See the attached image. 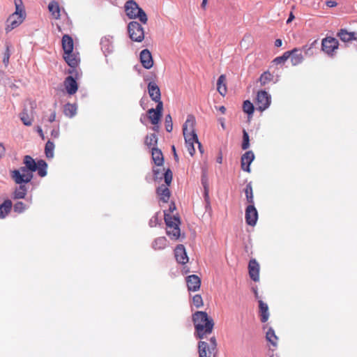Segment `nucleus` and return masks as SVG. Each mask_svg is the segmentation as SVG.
I'll return each mask as SVG.
<instances>
[{
  "mask_svg": "<svg viewBox=\"0 0 357 357\" xmlns=\"http://www.w3.org/2000/svg\"><path fill=\"white\" fill-rule=\"evenodd\" d=\"M192 321L195 328V334L197 338L202 340L212 333L213 321L206 312H196L192 314Z\"/></svg>",
  "mask_w": 357,
  "mask_h": 357,
  "instance_id": "1",
  "label": "nucleus"
},
{
  "mask_svg": "<svg viewBox=\"0 0 357 357\" xmlns=\"http://www.w3.org/2000/svg\"><path fill=\"white\" fill-rule=\"evenodd\" d=\"M194 117L189 116L183 126L185 146L191 156H193L195 153L194 144L198 142V137L194 129Z\"/></svg>",
  "mask_w": 357,
  "mask_h": 357,
  "instance_id": "2",
  "label": "nucleus"
},
{
  "mask_svg": "<svg viewBox=\"0 0 357 357\" xmlns=\"http://www.w3.org/2000/svg\"><path fill=\"white\" fill-rule=\"evenodd\" d=\"M125 10L130 19L138 18L142 24H146L148 18L146 13L133 0H130L126 3Z\"/></svg>",
  "mask_w": 357,
  "mask_h": 357,
  "instance_id": "3",
  "label": "nucleus"
},
{
  "mask_svg": "<svg viewBox=\"0 0 357 357\" xmlns=\"http://www.w3.org/2000/svg\"><path fill=\"white\" fill-rule=\"evenodd\" d=\"M317 43V40H315L310 46L304 45L302 47V50L298 48H294L291 51H287V52L290 53V58L291 63L294 66H296L302 63L303 61V56L302 54V51H304L305 54H312V53H310L313 46Z\"/></svg>",
  "mask_w": 357,
  "mask_h": 357,
  "instance_id": "4",
  "label": "nucleus"
},
{
  "mask_svg": "<svg viewBox=\"0 0 357 357\" xmlns=\"http://www.w3.org/2000/svg\"><path fill=\"white\" fill-rule=\"evenodd\" d=\"M128 31L130 39L135 42H141L144 38V31L142 25L136 22H130L128 25Z\"/></svg>",
  "mask_w": 357,
  "mask_h": 357,
  "instance_id": "5",
  "label": "nucleus"
},
{
  "mask_svg": "<svg viewBox=\"0 0 357 357\" xmlns=\"http://www.w3.org/2000/svg\"><path fill=\"white\" fill-rule=\"evenodd\" d=\"M338 47L339 42L333 37H326L321 41V50L328 56H333Z\"/></svg>",
  "mask_w": 357,
  "mask_h": 357,
  "instance_id": "6",
  "label": "nucleus"
},
{
  "mask_svg": "<svg viewBox=\"0 0 357 357\" xmlns=\"http://www.w3.org/2000/svg\"><path fill=\"white\" fill-rule=\"evenodd\" d=\"M257 108L260 111H264L271 104V96L265 91H260L257 93L256 102Z\"/></svg>",
  "mask_w": 357,
  "mask_h": 357,
  "instance_id": "7",
  "label": "nucleus"
},
{
  "mask_svg": "<svg viewBox=\"0 0 357 357\" xmlns=\"http://www.w3.org/2000/svg\"><path fill=\"white\" fill-rule=\"evenodd\" d=\"M10 177L16 184L22 185L29 183L33 177V174H20L19 170L14 169L10 172Z\"/></svg>",
  "mask_w": 357,
  "mask_h": 357,
  "instance_id": "8",
  "label": "nucleus"
},
{
  "mask_svg": "<svg viewBox=\"0 0 357 357\" xmlns=\"http://www.w3.org/2000/svg\"><path fill=\"white\" fill-rule=\"evenodd\" d=\"M245 222L250 226H254L258 219V213L253 204H249L245 209Z\"/></svg>",
  "mask_w": 357,
  "mask_h": 357,
  "instance_id": "9",
  "label": "nucleus"
},
{
  "mask_svg": "<svg viewBox=\"0 0 357 357\" xmlns=\"http://www.w3.org/2000/svg\"><path fill=\"white\" fill-rule=\"evenodd\" d=\"M259 269L260 266L257 260L250 259L248 264V273L250 278L255 282L259 280Z\"/></svg>",
  "mask_w": 357,
  "mask_h": 357,
  "instance_id": "10",
  "label": "nucleus"
},
{
  "mask_svg": "<svg viewBox=\"0 0 357 357\" xmlns=\"http://www.w3.org/2000/svg\"><path fill=\"white\" fill-rule=\"evenodd\" d=\"M100 45L103 54L107 57L114 51L112 37L108 36L102 38L100 40Z\"/></svg>",
  "mask_w": 357,
  "mask_h": 357,
  "instance_id": "11",
  "label": "nucleus"
},
{
  "mask_svg": "<svg viewBox=\"0 0 357 357\" xmlns=\"http://www.w3.org/2000/svg\"><path fill=\"white\" fill-rule=\"evenodd\" d=\"M174 255L177 262L185 264L188 261V257L184 245H178L174 250Z\"/></svg>",
  "mask_w": 357,
  "mask_h": 357,
  "instance_id": "12",
  "label": "nucleus"
},
{
  "mask_svg": "<svg viewBox=\"0 0 357 357\" xmlns=\"http://www.w3.org/2000/svg\"><path fill=\"white\" fill-rule=\"evenodd\" d=\"M255 159L252 151H246L241 157V168L243 171L250 172V165Z\"/></svg>",
  "mask_w": 357,
  "mask_h": 357,
  "instance_id": "13",
  "label": "nucleus"
},
{
  "mask_svg": "<svg viewBox=\"0 0 357 357\" xmlns=\"http://www.w3.org/2000/svg\"><path fill=\"white\" fill-rule=\"evenodd\" d=\"M139 56L143 67L146 69H150L153 65V61L150 51L147 49H144L140 52Z\"/></svg>",
  "mask_w": 357,
  "mask_h": 357,
  "instance_id": "14",
  "label": "nucleus"
},
{
  "mask_svg": "<svg viewBox=\"0 0 357 357\" xmlns=\"http://www.w3.org/2000/svg\"><path fill=\"white\" fill-rule=\"evenodd\" d=\"M25 17L22 15H16L12 14L7 20L8 24L6 29V31H9L16 28L22 23Z\"/></svg>",
  "mask_w": 357,
  "mask_h": 357,
  "instance_id": "15",
  "label": "nucleus"
},
{
  "mask_svg": "<svg viewBox=\"0 0 357 357\" xmlns=\"http://www.w3.org/2000/svg\"><path fill=\"white\" fill-rule=\"evenodd\" d=\"M186 282L189 291H196L201 285L200 278L196 275H191L186 278Z\"/></svg>",
  "mask_w": 357,
  "mask_h": 357,
  "instance_id": "16",
  "label": "nucleus"
},
{
  "mask_svg": "<svg viewBox=\"0 0 357 357\" xmlns=\"http://www.w3.org/2000/svg\"><path fill=\"white\" fill-rule=\"evenodd\" d=\"M148 92L152 100L154 102H158V100H160L161 97L160 90L155 82H150L148 84Z\"/></svg>",
  "mask_w": 357,
  "mask_h": 357,
  "instance_id": "17",
  "label": "nucleus"
},
{
  "mask_svg": "<svg viewBox=\"0 0 357 357\" xmlns=\"http://www.w3.org/2000/svg\"><path fill=\"white\" fill-rule=\"evenodd\" d=\"M64 85L66 91L69 95H73L77 91V83L72 76H68L66 78Z\"/></svg>",
  "mask_w": 357,
  "mask_h": 357,
  "instance_id": "18",
  "label": "nucleus"
},
{
  "mask_svg": "<svg viewBox=\"0 0 357 357\" xmlns=\"http://www.w3.org/2000/svg\"><path fill=\"white\" fill-rule=\"evenodd\" d=\"M213 351L211 349L208 342L199 341L198 343L199 357H211Z\"/></svg>",
  "mask_w": 357,
  "mask_h": 357,
  "instance_id": "19",
  "label": "nucleus"
},
{
  "mask_svg": "<svg viewBox=\"0 0 357 357\" xmlns=\"http://www.w3.org/2000/svg\"><path fill=\"white\" fill-rule=\"evenodd\" d=\"M259 314L260 320L262 323H265L269 318V312L268 305L263 302L261 300H259Z\"/></svg>",
  "mask_w": 357,
  "mask_h": 357,
  "instance_id": "20",
  "label": "nucleus"
},
{
  "mask_svg": "<svg viewBox=\"0 0 357 357\" xmlns=\"http://www.w3.org/2000/svg\"><path fill=\"white\" fill-rule=\"evenodd\" d=\"M61 43L64 54H70L73 51V40L69 35H64L62 37Z\"/></svg>",
  "mask_w": 357,
  "mask_h": 357,
  "instance_id": "21",
  "label": "nucleus"
},
{
  "mask_svg": "<svg viewBox=\"0 0 357 357\" xmlns=\"http://www.w3.org/2000/svg\"><path fill=\"white\" fill-rule=\"evenodd\" d=\"M63 58L68 65L71 68L77 67L79 62V58L77 54L73 52V51L70 54H64Z\"/></svg>",
  "mask_w": 357,
  "mask_h": 357,
  "instance_id": "22",
  "label": "nucleus"
},
{
  "mask_svg": "<svg viewBox=\"0 0 357 357\" xmlns=\"http://www.w3.org/2000/svg\"><path fill=\"white\" fill-rule=\"evenodd\" d=\"M337 36L343 42H350L351 40H357L356 33L349 32L346 29H340L337 33Z\"/></svg>",
  "mask_w": 357,
  "mask_h": 357,
  "instance_id": "23",
  "label": "nucleus"
},
{
  "mask_svg": "<svg viewBox=\"0 0 357 357\" xmlns=\"http://www.w3.org/2000/svg\"><path fill=\"white\" fill-rule=\"evenodd\" d=\"M164 217L167 228L171 229L172 227L178 226L180 224L179 218L167 213V211H164Z\"/></svg>",
  "mask_w": 357,
  "mask_h": 357,
  "instance_id": "24",
  "label": "nucleus"
},
{
  "mask_svg": "<svg viewBox=\"0 0 357 357\" xmlns=\"http://www.w3.org/2000/svg\"><path fill=\"white\" fill-rule=\"evenodd\" d=\"M152 159L157 166H162L164 162L163 155L161 150L153 147L151 151Z\"/></svg>",
  "mask_w": 357,
  "mask_h": 357,
  "instance_id": "25",
  "label": "nucleus"
},
{
  "mask_svg": "<svg viewBox=\"0 0 357 357\" xmlns=\"http://www.w3.org/2000/svg\"><path fill=\"white\" fill-rule=\"evenodd\" d=\"M12 202L10 199H6L0 204V218H5L10 212L12 208Z\"/></svg>",
  "mask_w": 357,
  "mask_h": 357,
  "instance_id": "26",
  "label": "nucleus"
},
{
  "mask_svg": "<svg viewBox=\"0 0 357 357\" xmlns=\"http://www.w3.org/2000/svg\"><path fill=\"white\" fill-rule=\"evenodd\" d=\"M27 193V188L24 184L19 185L18 187H17L13 193V198L14 199H24Z\"/></svg>",
  "mask_w": 357,
  "mask_h": 357,
  "instance_id": "27",
  "label": "nucleus"
},
{
  "mask_svg": "<svg viewBox=\"0 0 357 357\" xmlns=\"http://www.w3.org/2000/svg\"><path fill=\"white\" fill-rule=\"evenodd\" d=\"M157 194L160 196V199L163 202H167L170 197V191L169 188L164 185L157 188Z\"/></svg>",
  "mask_w": 357,
  "mask_h": 357,
  "instance_id": "28",
  "label": "nucleus"
},
{
  "mask_svg": "<svg viewBox=\"0 0 357 357\" xmlns=\"http://www.w3.org/2000/svg\"><path fill=\"white\" fill-rule=\"evenodd\" d=\"M48 10L54 18L59 19L60 17V7L58 2L55 1H51L48 5Z\"/></svg>",
  "mask_w": 357,
  "mask_h": 357,
  "instance_id": "29",
  "label": "nucleus"
},
{
  "mask_svg": "<svg viewBox=\"0 0 357 357\" xmlns=\"http://www.w3.org/2000/svg\"><path fill=\"white\" fill-rule=\"evenodd\" d=\"M23 163L26 166V169H29L32 172L36 171L37 162L30 155L24 156Z\"/></svg>",
  "mask_w": 357,
  "mask_h": 357,
  "instance_id": "30",
  "label": "nucleus"
},
{
  "mask_svg": "<svg viewBox=\"0 0 357 357\" xmlns=\"http://www.w3.org/2000/svg\"><path fill=\"white\" fill-rule=\"evenodd\" d=\"M77 107L75 104L67 103L64 105L63 113L69 117L73 118L77 114Z\"/></svg>",
  "mask_w": 357,
  "mask_h": 357,
  "instance_id": "31",
  "label": "nucleus"
},
{
  "mask_svg": "<svg viewBox=\"0 0 357 357\" xmlns=\"http://www.w3.org/2000/svg\"><path fill=\"white\" fill-rule=\"evenodd\" d=\"M167 246V239L165 237H158L152 243V248L155 250H162Z\"/></svg>",
  "mask_w": 357,
  "mask_h": 357,
  "instance_id": "32",
  "label": "nucleus"
},
{
  "mask_svg": "<svg viewBox=\"0 0 357 357\" xmlns=\"http://www.w3.org/2000/svg\"><path fill=\"white\" fill-rule=\"evenodd\" d=\"M273 75L271 74L269 71H265L261 75L259 79V82L261 86H264L273 82Z\"/></svg>",
  "mask_w": 357,
  "mask_h": 357,
  "instance_id": "33",
  "label": "nucleus"
},
{
  "mask_svg": "<svg viewBox=\"0 0 357 357\" xmlns=\"http://www.w3.org/2000/svg\"><path fill=\"white\" fill-rule=\"evenodd\" d=\"M47 164L45 160H38L36 171H38V174L40 177H44L47 175Z\"/></svg>",
  "mask_w": 357,
  "mask_h": 357,
  "instance_id": "34",
  "label": "nucleus"
},
{
  "mask_svg": "<svg viewBox=\"0 0 357 357\" xmlns=\"http://www.w3.org/2000/svg\"><path fill=\"white\" fill-rule=\"evenodd\" d=\"M266 337L268 342H269L273 347H276L278 344V337L276 336L273 329L270 328L266 334Z\"/></svg>",
  "mask_w": 357,
  "mask_h": 357,
  "instance_id": "35",
  "label": "nucleus"
},
{
  "mask_svg": "<svg viewBox=\"0 0 357 357\" xmlns=\"http://www.w3.org/2000/svg\"><path fill=\"white\" fill-rule=\"evenodd\" d=\"M162 115L155 112L153 108L149 109L148 110V117L150 119L151 123L153 125H157L161 118Z\"/></svg>",
  "mask_w": 357,
  "mask_h": 357,
  "instance_id": "36",
  "label": "nucleus"
},
{
  "mask_svg": "<svg viewBox=\"0 0 357 357\" xmlns=\"http://www.w3.org/2000/svg\"><path fill=\"white\" fill-rule=\"evenodd\" d=\"M244 192H245L248 203L249 204L254 205L253 190H252V186L250 183H249L246 185V187L244 190Z\"/></svg>",
  "mask_w": 357,
  "mask_h": 357,
  "instance_id": "37",
  "label": "nucleus"
},
{
  "mask_svg": "<svg viewBox=\"0 0 357 357\" xmlns=\"http://www.w3.org/2000/svg\"><path fill=\"white\" fill-rule=\"evenodd\" d=\"M14 3H15V11L13 14L16 15H22L23 17H25L26 13H25L22 1V0H14Z\"/></svg>",
  "mask_w": 357,
  "mask_h": 357,
  "instance_id": "38",
  "label": "nucleus"
},
{
  "mask_svg": "<svg viewBox=\"0 0 357 357\" xmlns=\"http://www.w3.org/2000/svg\"><path fill=\"white\" fill-rule=\"evenodd\" d=\"M20 118L25 126H30L32 125L33 118L29 116L26 109H24L20 114Z\"/></svg>",
  "mask_w": 357,
  "mask_h": 357,
  "instance_id": "39",
  "label": "nucleus"
},
{
  "mask_svg": "<svg viewBox=\"0 0 357 357\" xmlns=\"http://www.w3.org/2000/svg\"><path fill=\"white\" fill-rule=\"evenodd\" d=\"M54 144L53 142L48 140L45 144V153L47 158H52L54 157Z\"/></svg>",
  "mask_w": 357,
  "mask_h": 357,
  "instance_id": "40",
  "label": "nucleus"
},
{
  "mask_svg": "<svg viewBox=\"0 0 357 357\" xmlns=\"http://www.w3.org/2000/svg\"><path fill=\"white\" fill-rule=\"evenodd\" d=\"M167 234L172 239H177L180 236L179 225L172 227V228H167Z\"/></svg>",
  "mask_w": 357,
  "mask_h": 357,
  "instance_id": "41",
  "label": "nucleus"
},
{
  "mask_svg": "<svg viewBox=\"0 0 357 357\" xmlns=\"http://www.w3.org/2000/svg\"><path fill=\"white\" fill-rule=\"evenodd\" d=\"M157 142H158L157 135L154 133H152V134L148 135L146 137L144 143L148 147H151L153 145H155L157 144Z\"/></svg>",
  "mask_w": 357,
  "mask_h": 357,
  "instance_id": "42",
  "label": "nucleus"
},
{
  "mask_svg": "<svg viewBox=\"0 0 357 357\" xmlns=\"http://www.w3.org/2000/svg\"><path fill=\"white\" fill-rule=\"evenodd\" d=\"M243 112L248 115H252L254 112V105L250 101L245 100L243 104Z\"/></svg>",
  "mask_w": 357,
  "mask_h": 357,
  "instance_id": "43",
  "label": "nucleus"
},
{
  "mask_svg": "<svg viewBox=\"0 0 357 357\" xmlns=\"http://www.w3.org/2000/svg\"><path fill=\"white\" fill-rule=\"evenodd\" d=\"M290 57V53L285 52L282 56H278L273 59V63L275 64L284 63Z\"/></svg>",
  "mask_w": 357,
  "mask_h": 357,
  "instance_id": "44",
  "label": "nucleus"
},
{
  "mask_svg": "<svg viewBox=\"0 0 357 357\" xmlns=\"http://www.w3.org/2000/svg\"><path fill=\"white\" fill-rule=\"evenodd\" d=\"M165 130L167 132H170L173 129L172 119L170 114H167L165 119Z\"/></svg>",
  "mask_w": 357,
  "mask_h": 357,
  "instance_id": "45",
  "label": "nucleus"
},
{
  "mask_svg": "<svg viewBox=\"0 0 357 357\" xmlns=\"http://www.w3.org/2000/svg\"><path fill=\"white\" fill-rule=\"evenodd\" d=\"M26 207L22 202H17L14 204L13 210L17 213H22L26 210Z\"/></svg>",
  "mask_w": 357,
  "mask_h": 357,
  "instance_id": "46",
  "label": "nucleus"
},
{
  "mask_svg": "<svg viewBox=\"0 0 357 357\" xmlns=\"http://www.w3.org/2000/svg\"><path fill=\"white\" fill-rule=\"evenodd\" d=\"M192 303L196 307H201L203 305V301L202 296L199 294H196L195 296H194L192 298Z\"/></svg>",
  "mask_w": 357,
  "mask_h": 357,
  "instance_id": "47",
  "label": "nucleus"
},
{
  "mask_svg": "<svg viewBox=\"0 0 357 357\" xmlns=\"http://www.w3.org/2000/svg\"><path fill=\"white\" fill-rule=\"evenodd\" d=\"M202 184L204 188V194L206 196L208 195V175L207 174H202Z\"/></svg>",
  "mask_w": 357,
  "mask_h": 357,
  "instance_id": "48",
  "label": "nucleus"
},
{
  "mask_svg": "<svg viewBox=\"0 0 357 357\" xmlns=\"http://www.w3.org/2000/svg\"><path fill=\"white\" fill-rule=\"evenodd\" d=\"M249 146H250L249 135L245 130H243L242 149L243 150H245V149H248Z\"/></svg>",
  "mask_w": 357,
  "mask_h": 357,
  "instance_id": "49",
  "label": "nucleus"
},
{
  "mask_svg": "<svg viewBox=\"0 0 357 357\" xmlns=\"http://www.w3.org/2000/svg\"><path fill=\"white\" fill-rule=\"evenodd\" d=\"M165 182L167 185H169L172 180V172L168 169L164 173Z\"/></svg>",
  "mask_w": 357,
  "mask_h": 357,
  "instance_id": "50",
  "label": "nucleus"
},
{
  "mask_svg": "<svg viewBox=\"0 0 357 357\" xmlns=\"http://www.w3.org/2000/svg\"><path fill=\"white\" fill-rule=\"evenodd\" d=\"M220 100V98L218 95L217 96V98H214V109L216 111H219L222 114H223V105H218Z\"/></svg>",
  "mask_w": 357,
  "mask_h": 357,
  "instance_id": "51",
  "label": "nucleus"
},
{
  "mask_svg": "<svg viewBox=\"0 0 357 357\" xmlns=\"http://www.w3.org/2000/svg\"><path fill=\"white\" fill-rule=\"evenodd\" d=\"M10 56V54L9 48L7 46L6 50V51L3 54V63L5 64L6 66H7L9 63Z\"/></svg>",
  "mask_w": 357,
  "mask_h": 357,
  "instance_id": "52",
  "label": "nucleus"
},
{
  "mask_svg": "<svg viewBox=\"0 0 357 357\" xmlns=\"http://www.w3.org/2000/svg\"><path fill=\"white\" fill-rule=\"evenodd\" d=\"M222 83H223V75H221L218 77V83H217V85H218L217 90L220 96H223V93L221 91V85Z\"/></svg>",
  "mask_w": 357,
  "mask_h": 357,
  "instance_id": "53",
  "label": "nucleus"
},
{
  "mask_svg": "<svg viewBox=\"0 0 357 357\" xmlns=\"http://www.w3.org/2000/svg\"><path fill=\"white\" fill-rule=\"evenodd\" d=\"M157 103L156 107L155 109V112L158 113L159 114L162 115V109H163V103L160 99L158 102H155Z\"/></svg>",
  "mask_w": 357,
  "mask_h": 357,
  "instance_id": "54",
  "label": "nucleus"
},
{
  "mask_svg": "<svg viewBox=\"0 0 357 357\" xmlns=\"http://www.w3.org/2000/svg\"><path fill=\"white\" fill-rule=\"evenodd\" d=\"M153 176H154L155 180H157L158 178H160V179L162 178V177H161L162 172L160 168H154L153 169Z\"/></svg>",
  "mask_w": 357,
  "mask_h": 357,
  "instance_id": "55",
  "label": "nucleus"
},
{
  "mask_svg": "<svg viewBox=\"0 0 357 357\" xmlns=\"http://www.w3.org/2000/svg\"><path fill=\"white\" fill-rule=\"evenodd\" d=\"M209 344L211 349L214 351L216 348V340L215 337H211L209 340V342H208Z\"/></svg>",
  "mask_w": 357,
  "mask_h": 357,
  "instance_id": "56",
  "label": "nucleus"
},
{
  "mask_svg": "<svg viewBox=\"0 0 357 357\" xmlns=\"http://www.w3.org/2000/svg\"><path fill=\"white\" fill-rule=\"evenodd\" d=\"M17 170H19L20 173L21 174H33L32 172H31L29 169H26V166L21 167L19 169H16Z\"/></svg>",
  "mask_w": 357,
  "mask_h": 357,
  "instance_id": "57",
  "label": "nucleus"
},
{
  "mask_svg": "<svg viewBox=\"0 0 357 357\" xmlns=\"http://www.w3.org/2000/svg\"><path fill=\"white\" fill-rule=\"evenodd\" d=\"M158 222V217L157 215H154L151 218V219L149 220V225L150 227H154L157 225Z\"/></svg>",
  "mask_w": 357,
  "mask_h": 357,
  "instance_id": "58",
  "label": "nucleus"
},
{
  "mask_svg": "<svg viewBox=\"0 0 357 357\" xmlns=\"http://www.w3.org/2000/svg\"><path fill=\"white\" fill-rule=\"evenodd\" d=\"M51 136L54 138H58L59 136V130L58 129H53L51 132Z\"/></svg>",
  "mask_w": 357,
  "mask_h": 357,
  "instance_id": "59",
  "label": "nucleus"
},
{
  "mask_svg": "<svg viewBox=\"0 0 357 357\" xmlns=\"http://www.w3.org/2000/svg\"><path fill=\"white\" fill-rule=\"evenodd\" d=\"M208 174V165L207 162H204V165L202 167V174Z\"/></svg>",
  "mask_w": 357,
  "mask_h": 357,
  "instance_id": "60",
  "label": "nucleus"
},
{
  "mask_svg": "<svg viewBox=\"0 0 357 357\" xmlns=\"http://www.w3.org/2000/svg\"><path fill=\"white\" fill-rule=\"evenodd\" d=\"M6 153V149L2 143H0V160L4 156Z\"/></svg>",
  "mask_w": 357,
  "mask_h": 357,
  "instance_id": "61",
  "label": "nucleus"
},
{
  "mask_svg": "<svg viewBox=\"0 0 357 357\" xmlns=\"http://www.w3.org/2000/svg\"><path fill=\"white\" fill-rule=\"evenodd\" d=\"M327 6L330 8L335 7L337 6V2L335 1L330 0L326 2Z\"/></svg>",
  "mask_w": 357,
  "mask_h": 357,
  "instance_id": "62",
  "label": "nucleus"
},
{
  "mask_svg": "<svg viewBox=\"0 0 357 357\" xmlns=\"http://www.w3.org/2000/svg\"><path fill=\"white\" fill-rule=\"evenodd\" d=\"M55 119H56V112H53L50 116H49V119L48 121L50 122V123H52L53 121H55Z\"/></svg>",
  "mask_w": 357,
  "mask_h": 357,
  "instance_id": "63",
  "label": "nucleus"
},
{
  "mask_svg": "<svg viewBox=\"0 0 357 357\" xmlns=\"http://www.w3.org/2000/svg\"><path fill=\"white\" fill-rule=\"evenodd\" d=\"M175 209H176L175 204H174V203H172V204L169 205V210H168L167 213L170 214V213H172Z\"/></svg>",
  "mask_w": 357,
  "mask_h": 357,
  "instance_id": "64",
  "label": "nucleus"
}]
</instances>
